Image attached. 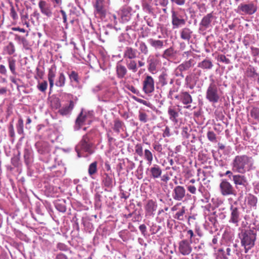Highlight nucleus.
I'll return each instance as SVG.
<instances>
[{
  "label": "nucleus",
  "instance_id": "obj_35",
  "mask_svg": "<svg viewBox=\"0 0 259 259\" xmlns=\"http://www.w3.org/2000/svg\"><path fill=\"white\" fill-rule=\"evenodd\" d=\"M95 7L98 13L101 15L105 14L106 9L102 0H97Z\"/></svg>",
  "mask_w": 259,
  "mask_h": 259
},
{
  "label": "nucleus",
  "instance_id": "obj_58",
  "mask_svg": "<svg viewBox=\"0 0 259 259\" xmlns=\"http://www.w3.org/2000/svg\"><path fill=\"white\" fill-rule=\"evenodd\" d=\"M8 130H9V136L12 138H14L15 136V132H14V126L12 123H10V124L9 126V127H8Z\"/></svg>",
  "mask_w": 259,
  "mask_h": 259
},
{
  "label": "nucleus",
  "instance_id": "obj_12",
  "mask_svg": "<svg viewBox=\"0 0 259 259\" xmlns=\"http://www.w3.org/2000/svg\"><path fill=\"white\" fill-rule=\"evenodd\" d=\"M143 91L146 94L152 93L154 91V81L153 77L147 75L143 81Z\"/></svg>",
  "mask_w": 259,
  "mask_h": 259
},
{
  "label": "nucleus",
  "instance_id": "obj_29",
  "mask_svg": "<svg viewBox=\"0 0 259 259\" xmlns=\"http://www.w3.org/2000/svg\"><path fill=\"white\" fill-rule=\"evenodd\" d=\"M125 64L127 69L132 72L136 73L138 71L137 61L135 59L126 60Z\"/></svg>",
  "mask_w": 259,
  "mask_h": 259
},
{
  "label": "nucleus",
  "instance_id": "obj_6",
  "mask_svg": "<svg viewBox=\"0 0 259 259\" xmlns=\"http://www.w3.org/2000/svg\"><path fill=\"white\" fill-rule=\"evenodd\" d=\"M90 138L88 134H86L82 137L80 143L76 146L75 151L77 152L79 157H80L79 149H81L89 153L92 152L91 150L92 144L90 142Z\"/></svg>",
  "mask_w": 259,
  "mask_h": 259
},
{
  "label": "nucleus",
  "instance_id": "obj_2",
  "mask_svg": "<svg viewBox=\"0 0 259 259\" xmlns=\"http://www.w3.org/2000/svg\"><path fill=\"white\" fill-rule=\"evenodd\" d=\"M209 81L206 90L205 98L210 103L215 104L220 100L222 92L220 84L211 76L209 77Z\"/></svg>",
  "mask_w": 259,
  "mask_h": 259
},
{
  "label": "nucleus",
  "instance_id": "obj_64",
  "mask_svg": "<svg viewBox=\"0 0 259 259\" xmlns=\"http://www.w3.org/2000/svg\"><path fill=\"white\" fill-rule=\"evenodd\" d=\"M251 54L253 56L259 57V49L257 48L251 47Z\"/></svg>",
  "mask_w": 259,
  "mask_h": 259
},
{
  "label": "nucleus",
  "instance_id": "obj_54",
  "mask_svg": "<svg viewBox=\"0 0 259 259\" xmlns=\"http://www.w3.org/2000/svg\"><path fill=\"white\" fill-rule=\"evenodd\" d=\"M10 15L11 17V18L13 19V20H16L18 18L17 13L16 11H15L14 6L12 5L11 6V9H10Z\"/></svg>",
  "mask_w": 259,
  "mask_h": 259
},
{
  "label": "nucleus",
  "instance_id": "obj_9",
  "mask_svg": "<svg viewBox=\"0 0 259 259\" xmlns=\"http://www.w3.org/2000/svg\"><path fill=\"white\" fill-rule=\"evenodd\" d=\"M193 61L194 60L192 59H190L188 61H186L178 65L175 70V75L177 76L184 77V75L182 72L191 68L194 65Z\"/></svg>",
  "mask_w": 259,
  "mask_h": 259
},
{
  "label": "nucleus",
  "instance_id": "obj_25",
  "mask_svg": "<svg viewBox=\"0 0 259 259\" xmlns=\"http://www.w3.org/2000/svg\"><path fill=\"white\" fill-rule=\"evenodd\" d=\"M167 113L169 116V119L170 121L175 123L178 122V117L179 116V113L175 107H169Z\"/></svg>",
  "mask_w": 259,
  "mask_h": 259
},
{
  "label": "nucleus",
  "instance_id": "obj_28",
  "mask_svg": "<svg viewBox=\"0 0 259 259\" xmlns=\"http://www.w3.org/2000/svg\"><path fill=\"white\" fill-rule=\"evenodd\" d=\"M16 52L15 46L14 43L12 41L6 45L3 48V53L5 55H12Z\"/></svg>",
  "mask_w": 259,
  "mask_h": 259
},
{
  "label": "nucleus",
  "instance_id": "obj_37",
  "mask_svg": "<svg viewBox=\"0 0 259 259\" xmlns=\"http://www.w3.org/2000/svg\"><path fill=\"white\" fill-rule=\"evenodd\" d=\"M186 208L183 206L175 215L174 218L181 221H183L186 218Z\"/></svg>",
  "mask_w": 259,
  "mask_h": 259
},
{
  "label": "nucleus",
  "instance_id": "obj_42",
  "mask_svg": "<svg viewBox=\"0 0 259 259\" xmlns=\"http://www.w3.org/2000/svg\"><path fill=\"white\" fill-rule=\"evenodd\" d=\"M24 122L22 118H19L18 122L16 124V129L17 133L20 135H24Z\"/></svg>",
  "mask_w": 259,
  "mask_h": 259
},
{
  "label": "nucleus",
  "instance_id": "obj_63",
  "mask_svg": "<svg viewBox=\"0 0 259 259\" xmlns=\"http://www.w3.org/2000/svg\"><path fill=\"white\" fill-rule=\"evenodd\" d=\"M170 136V129L167 126H166L165 127V130L163 131V133L162 134V137L163 138H165V137H169Z\"/></svg>",
  "mask_w": 259,
  "mask_h": 259
},
{
  "label": "nucleus",
  "instance_id": "obj_10",
  "mask_svg": "<svg viewBox=\"0 0 259 259\" xmlns=\"http://www.w3.org/2000/svg\"><path fill=\"white\" fill-rule=\"evenodd\" d=\"M178 250L183 255H188L192 251V247L188 239H183L178 243Z\"/></svg>",
  "mask_w": 259,
  "mask_h": 259
},
{
  "label": "nucleus",
  "instance_id": "obj_57",
  "mask_svg": "<svg viewBox=\"0 0 259 259\" xmlns=\"http://www.w3.org/2000/svg\"><path fill=\"white\" fill-rule=\"evenodd\" d=\"M189 128L188 126H184L182 127V135L183 136L187 139L189 137V134L188 133Z\"/></svg>",
  "mask_w": 259,
  "mask_h": 259
},
{
  "label": "nucleus",
  "instance_id": "obj_49",
  "mask_svg": "<svg viewBox=\"0 0 259 259\" xmlns=\"http://www.w3.org/2000/svg\"><path fill=\"white\" fill-rule=\"evenodd\" d=\"M139 119L142 122H147L148 120L147 114L140 110L139 111Z\"/></svg>",
  "mask_w": 259,
  "mask_h": 259
},
{
  "label": "nucleus",
  "instance_id": "obj_5",
  "mask_svg": "<svg viewBox=\"0 0 259 259\" xmlns=\"http://www.w3.org/2000/svg\"><path fill=\"white\" fill-rule=\"evenodd\" d=\"M221 194L224 196L235 195L236 190L233 185L226 179H223L219 185Z\"/></svg>",
  "mask_w": 259,
  "mask_h": 259
},
{
  "label": "nucleus",
  "instance_id": "obj_39",
  "mask_svg": "<svg viewBox=\"0 0 259 259\" xmlns=\"http://www.w3.org/2000/svg\"><path fill=\"white\" fill-rule=\"evenodd\" d=\"M70 82H75L76 83H79V77L77 72L74 70H72L68 73Z\"/></svg>",
  "mask_w": 259,
  "mask_h": 259
},
{
  "label": "nucleus",
  "instance_id": "obj_8",
  "mask_svg": "<svg viewBox=\"0 0 259 259\" xmlns=\"http://www.w3.org/2000/svg\"><path fill=\"white\" fill-rule=\"evenodd\" d=\"M213 19L212 13H210L204 16L199 23V31L204 34L205 31L211 27V22Z\"/></svg>",
  "mask_w": 259,
  "mask_h": 259
},
{
  "label": "nucleus",
  "instance_id": "obj_24",
  "mask_svg": "<svg viewBox=\"0 0 259 259\" xmlns=\"http://www.w3.org/2000/svg\"><path fill=\"white\" fill-rule=\"evenodd\" d=\"M233 181L234 184L237 187L238 185H242L245 186L247 184V180L244 176L240 175H236L232 176Z\"/></svg>",
  "mask_w": 259,
  "mask_h": 259
},
{
  "label": "nucleus",
  "instance_id": "obj_62",
  "mask_svg": "<svg viewBox=\"0 0 259 259\" xmlns=\"http://www.w3.org/2000/svg\"><path fill=\"white\" fill-rule=\"evenodd\" d=\"M203 208L204 215H207L208 214V213H210L212 212L210 210L211 206L210 204H208L206 205Z\"/></svg>",
  "mask_w": 259,
  "mask_h": 259
},
{
  "label": "nucleus",
  "instance_id": "obj_34",
  "mask_svg": "<svg viewBox=\"0 0 259 259\" xmlns=\"http://www.w3.org/2000/svg\"><path fill=\"white\" fill-rule=\"evenodd\" d=\"M131 17L130 11L127 8H123L121 10V19L123 23L128 22Z\"/></svg>",
  "mask_w": 259,
  "mask_h": 259
},
{
  "label": "nucleus",
  "instance_id": "obj_15",
  "mask_svg": "<svg viewBox=\"0 0 259 259\" xmlns=\"http://www.w3.org/2000/svg\"><path fill=\"white\" fill-rule=\"evenodd\" d=\"M138 51L136 49L131 47H126L123 53V58L126 60H134L138 56Z\"/></svg>",
  "mask_w": 259,
  "mask_h": 259
},
{
  "label": "nucleus",
  "instance_id": "obj_36",
  "mask_svg": "<svg viewBox=\"0 0 259 259\" xmlns=\"http://www.w3.org/2000/svg\"><path fill=\"white\" fill-rule=\"evenodd\" d=\"M245 73L248 77L254 78L258 76V73L256 71V69L251 65H249L247 67Z\"/></svg>",
  "mask_w": 259,
  "mask_h": 259
},
{
  "label": "nucleus",
  "instance_id": "obj_55",
  "mask_svg": "<svg viewBox=\"0 0 259 259\" xmlns=\"http://www.w3.org/2000/svg\"><path fill=\"white\" fill-rule=\"evenodd\" d=\"M28 18V14L25 15H21V20L23 25H26L27 27H29V23L27 21V19Z\"/></svg>",
  "mask_w": 259,
  "mask_h": 259
},
{
  "label": "nucleus",
  "instance_id": "obj_33",
  "mask_svg": "<svg viewBox=\"0 0 259 259\" xmlns=\"http://www.w3.org/2000/svg\"><path fill=\"white\" fill-rule=\"evenodd\" d=\"M156 208L157 204L153 200H149L148 201L145 206V209L147 212L152 214L156 210Z\"/></svg>",
  "mask_w": 259,
  "mask_h": 259
},
{
  "label": "nucleus",
  "instance_id": "obj_48",
  "mask_svg": "<svg viewBox=\"0 0 259 259\" xmlns=\"http://www.w3.org/2000/svg\"><path fill=\"white\" fill-rule=\"evenodd\" d=\"M153 149L158 153L162 154L163 147L162 145L158 141H155L152 144Z\"/></svg>",
  "mask_w": 259,
  "mask_h": 259
},
{
  "label": "nucleus",
  "instance_id": "obj_46",
  "mask_svg": "<svg viewBox=\"0 0 259 259\" xmlns=\"http://www.w3.org/2000/svg\"><path fill=\"white\" fill-rule=\"evenodd\" d=\"M48 88V82L46 80H44L42 82H39L37 85V89L42 92H46Z\"/></svg>",
  "mask_w": 259,
  "mask_h": 259
},
{
  "label": "nucleus",
  "instance_id": "obj_22",
  "mask_svg": "<svg viewBox=\"0 0 259 259\" xmlns=\"http://www.w3.org/2000/svg\"><path fill=\"white\" fill-rule=\"evenodd\" d=\"M192 33L193 31L188 27L183 28L180 31L181 38L187 41L191 38Z\"/></svg>",
  "mask_w": 259,
  "mask_h": 259
},
{
  "label": "nucleus",
  "instance_id": "obj_59",
  "mask_svg": "<svg viewBox=\"0 0 259 259\" xmlns=\"http://www.w3.org/2000/svg\"><path fill=\"white\" fill-rule=\"evenodd\" d=\"M219 60L226 64H228L230 63V60L228 58H226V57L224 55H221L219 56Z\"/></svg>",
  "mask_w": 259,
  "mask_h": 259
},
{
  "label": "nucleus",
  "instance_id": "obj_31",
  "mask_svg": "<svg viewBox=\"0 0 259 259\" xmlns=\"http://www.w3.org/2000/svg\"><path fill=\"white\" fill-rule=\"evenodd\" d=\"M74 106V102L72 101H70L69 105L64 106L59 110V113L62 115H66L70 114Z\"/></svg>",
  "mask_w": 259,
  "mask_h": 259
},
{
  "label": "nucleus",
  "instance_id": "obj_20",
  "mask_svg": "<svg viewBox=\"0 0 259 259\" xmlns=\"http://www.w3.org/2000/svg\"><path fill=\"white\" fill-rule=\"evenodd\" d=\"M197 67L203 70L207 71L211 69L213 67V64L210 59L206 58L198 63Z\"/></svg>",
  "mask_w": 259,
  "mask_h": 259
},
{
  "label": "nucleus",
  "instance_id": "obj_45",
  "mask_svg": "<svg viewBox=\"0 0 259 259\" xmlns=\"http://www.w3.org/2000/svg\"><path fill=\"white\" fill-rule=\"evenodd\" d=\"M139 49L140 51V53L145 55H147L148 54L149 50L148 47L145 42L143 41L139 42Z\"/></svg>",
  "mask_w": 259,
  "mask_h": 259
},
{
  "label": "nucleus",
  "instance_id": "obj_40",
  "mask_svg": "<svg viewBox=\"0 0 259 259\" xmlns=\"http://www.w3.org/2000/svg\"><path fill=\"white\" fill-rule=\"evenodd\" d=\"M97 172V162L94 161L91 163L89 166L88 173L90 177L93 178V176Z\"/></svg>",
  "mask_w": 259,
  "mask_h": 259
},
{
  "label": "nucleus",
  "instance_id": "obj_23",
  "mask_svg": "<svg viewBox=\"0 0 259 259\" xmlns=\"http://www.w3.org/2000/svg\"><path fill=\"white\" fill-rule=\"evenodd\" d=\"M150 177L153 179H157L160 177L162 174V169L157 164H154L150 169Z\"/></svg>",
  "mask_w": 259,
  "mask_h": 259
},
{
  "label": "nucleus",
  "instance_id": "obj_18",
  "mask_svg": "<svg viewBox=\"0 0 259 259\" xmlns=\"http://www.w3.org/2000/svg\"><path fill=\"white\" fill-rule=\"evenodd\" d=\"M115 70L116 76L119 79L125 78L128 72L127 67L121 63V61L116 63Z\"/></svg>",
  "mask_w": 259,
  "mask_h": 259
},
{
  "label": "nucleus",
  "instance_id": "obj_21",
  "mask_svg": "<svg viewBox=\"0 0 259 259\" xmlns=\"http://www.w3.org/2000/svg\"><path fill=\"white\" fill-rule=\"evenodd\" d=\"M113 178L111 174L104 173L102 177V183L104 187L111 188L113 186Z\"/></svg>",
  "mask_w": 259,
  "mask_h": 259
},
{
  "label": "nucleus",
  "instance_id": "obj_14",
  "mask_svg": "<svg viewBox=\"0 0 259 259\" xmlns=\"http://www.w3.org/2000/svg\"><path fill=\"white\" fill-rule=\"evenodd\" d=\"M41 13L48 17L52 16V8L51 5L44 0H40L38 4Z\"/></svg>",
  "mask_w": 259,
  "mask_h": 259
},
{
  "label": "nucleus",
  "instance_id": "obj_47",
  "mask_svg": "<svg viewBox=\"0 0 259 259\" xmlns=\"http://www.w3.org/2000/svg\"><path fill=\"white\" fill-rule=\"evenodd\" d=\"M123 123L119 120L116 119L114 121L113 130L117 133H119L120 129L122 127Z\"/></svg>",
  "mask_w": 259,
  "mask_h": 259
},
{
  "label": "nucleus",
  "instance_id": "obj_26",
  "mask_svg": "<svg viewBox=\"0 0 259 259\" xmlns=\"http://www.w3.org/2000/svg\"><path fill=\"white\" fill-rule=\"evenodd\" d=\"M148 42L155 50L162 49L164 47V42L161 40L149 38Z\"/></svg>",
  "mask_w": 259,
  "mask_h": 259
},
{
  "label": "nucleus",
  "instance_id": "obj_43",
  "mask_svg": "<svg viewBox=\"0 0 259 259\" xmlns=\"http://www.w3.org/2000/svg\"><path fill=\"white\" fill-rule=\"evenodd\" d=\"M247 204L251 207H255L257 202V198L253 195L249 194L247 197Z\"/></svg>",
  "mask_w": 259,
  "mask_h": 259
},
{
  "label": "nucleus",
  "instance_id": "obj_19",
  "mask_svg": "<svg viewBox=\"0 0 259 259\" xmlns=\"http://www.w3.org/2000/svg\"><path fill=\"white\" fill-rule=\"evenodd\" d=\"M186 190L181 186L175 187L173 190L172 198L177 201H181L185 196Z\"/></svg>",
  "mask_w": 259,
  "mask_h": 259
},
{
  "label": "nucleus",
  "instance_id": "obj_51",
  "mask_svg": "<svg viewBox=\"0 0 259 259\" xmlns=\"http://www.w3.org/2000/svg\"><path fill=\"white\" fill-rule=\"evenodd\" d=\"M133 99L136 101H137V102L139 103H141V104H142L148 107H151V106H152V104L148 101H147L146 100H143L142 99H140V98H138L137 97H133Z\"/></svg>",
  "mask_w": 259,
  "mask_h": 259
},
{
  "label": "nucleus",
  "instance_id": "obj_4",
  "mask_svg": "<svg viewBox=\"0 0 259 259\" xmlns=\"http://www.w3.org/2000/svg\"><path fill=\"white\" fill-rule=\"evenodd\" d=\"M56 76V69L51 67L49 69L48 78L50 84V90L51 91L54 84L59 88H62L65 86L66 82V77L63 72H60L54 82V79Z\"/></svg>",
  "mask_w": 259,
  "mask_h": 259
},
{
  "label": "nucleus",
  "instance_id": "obj_13",
  "mask_svg": "<svg viewBox=\"0 0 259 259\" xmlns=\"http://www.w3.org/2000/svg\"><path fill=\"white\" fill-rule=\"evenodd\" d=\"M174 97L180 101L183 104L187 105L186 108H189L190 107V104L193 101L192 96L187 92H182L179 95H176Z\"/></svg>",
  "mask_w": 259,
  "mask_h": 259
},
{
  "label": "nucleus",
  "instance_id": "obj_52",
  "mask_svg": "<svg viewBox=\"0 0 259 259\" xmlns=\"http://www.w3.org/2000/svg\"><path fill=\"white\" fill-rule=\"evenodd\" d=\"M135 152L140 156H142L143 155V147L141 144L136 145L135 147Z\"/></svg>",
  "mask_w": 259,
  "mask_h": 259
},
{
  "label": "nucleus",
  "instance_id": "obj_50",
  "mask_svg": "<svg viewBox=\"0 0 259 259\" xmlns=\"http://www.w3.org/2000/svg\"><path fill=\"white\" fill-rule=\"evenodd\" d=\"M250 115L256 119H259V108L253 107L250 111Z\"/></svg>",
  "mask_w": 259,
  "mask_h": 259
},
{
  "label": "nucleus",
  "instance_id": "obj_1",
  "mask_svg": "<svg viewBox=\"0 0 259 259\" xmlns=\"http://www.w3.org/2000/svg\"><path fill=\"white\" fill-rule=\"evenodd\" d=\"M254 160L252 157L246 155L235 156L232 162V169L234 171L244 174L254 168Z\"/></svg>",
  "mask_w": 259,
  "mask_h": 259
},
{
  "label": "nucleus",
  "instance_id": "obj_41",
  "mask_svg": "<svg viewBox=\"0 0 259 259\" xmlns=\"http://www.w3.org/2000/svg\"><path fill=\"white\" fill-rule=\"evenodd\" d=\"M175 55V53L174 49L172 47H170L164 51L162 57L163 58L168 59V58H172Z\"/></svg>",
  "mask_w": 259,
  "mask_h": 259
},
{
  "label": "nucleus",
  "instance_id": "obj_17",
  "mask_svg": "<svg viewBox=\"0 0 259 259\" xmlns=\"http://www.w3.org/2000/svg\"><path fill=\"white\" fill-rule=\"evenodd\" d=\"M238 9L246 14L252 15L257 11V7L253 3L248 4H240Z\"/></svg>",
  "mask_w": 259,
  "mask_h": 259
},
{
  "label": "nucleus",
  "instance_id": "obj_11",
  "mask_svg": "<svg viewBox=\"0 0 259 259\" xmlns=\"http://www.w3.org/2000/svg\"><path fill=\"white\" fill-rule=\"evenodd\" d=\"M171 24L173 29H177L185 25L186 20L178 12L172 11Z\"/></svg>",
  "mask_w": 259,
  "mask_h": 259
},
{
  "label": "nucleus",
  "instance_id": "obj_56",
  "mask_svg": "<svg viewBox=\"0 0 259 259\" xmlns=\"http://www.w3.org/2000/svg\"><path fill=\"white\" fill-rule=\"evenodd\" d=\"M208 140L211 142H214L216 140V135L212 131H208L207 134Z\"/></svg>",
  "mask_w": 259,
  "mask_h": 259
},
{
  "label": "nucleus",
  "instance_id": "obj_3",
  "mask_svg": "<svg viewBox=\"0 0 259 259\" xmlns=\"http://www.w3.org/2000/svg\"><path fill=\"white\" fill-rule=\"evenodd\" d=\"M239 237L241 240V245L244 247V252L247 253L254 245L255 234L251 230H245L239 234Z\"/></svg>",
  "mask_w": 259,
  "mask_h": 259
},
{
  "label": "nucleus",
  "instance_id": "obj_32",
  "mask_svg": "<svg viewBox=\"0 0 259 259\" xmlns=\"http://www.w3.org/2000/svg\"><path fill=\"white\" fill-rule=\"evenodd\" d=\"M205 218L206 222L209 221V225H213V226H215V224L217 223L215 211H212L210 213H208L207 215H205Z\"/></svg>",
  "mask_w": 259,
  "mask_h": 259
},
{
  "label": "nucleus",
  "instance_id": "obj_53",
  "mask_svg": "<svg viewBox=\"0 0 259 259\" xmlns=\"http://www.w3.org/2000/svg\"><path fill=\"white\" fill-rule=\"evenodd\" d=\"M15 39L18 41L21 42L24 47L27 44V40L26 39L18 34L15 35Z\"/></svg>",
  "mask_w": 259,
  "mask_h": 259
},
{
  "label": "nucleus",
  "instance_id": "obj_44",
  "mask_svg": "<svg viewBox=\"0 0 259 259\" xmlns=\"http://www.w3.org/2000/svg\"><path fill=\"white\" fill-rule=\"evenodd\" d=\"M144 157L145 159L147 161L148 164L151 165L153 161V154L152 152L148 149H145L144 150Z\"/></svg>",
  "mask_w": 259,
  "mask_h": 259
},
{
  "label": "nucleus",
  "instance_id": "obj_38",
  "mask_svg": "<svg viewBox=\"0 0 259 259\" xmlns=\"http://www.w3.org/2000/svg\"><path fill=\"white\" fill-rule=\"evenodd\" d=\"M159 84L163 87L168 83V74L166 72H162L158 76Z\"/></svg>",
  "mask_w": 259,
  "mask_h": 259
},
{
  "label": "nucleus",
  "instance_id": "obj_27",
  "mask_svg": "<svg viewBox=\"0 0 259 259\" xmlns=\"http://www.w3.org/2000/svg\"><path fill=\"white\" fill-rule=\"evenodd\" d=\"M86 119L87 115L84 114L82 111L76 119L74 130L76 131L78 130L80 128L81 126L83 124L84 122L86 120Z\"/></svg>",
  "mask_w": 259,
  "mask_h": 259
},
{
  "label": "nucleus",
  "instance_id": "obj_61",
  "mask_svg": "<svg viewBox=\"0 0 259 259\" xmlns=\"http://www.w3.org/2000/svg\"><path fill=\"white\" fill-rule=\"evenodd\" d=\"M187 188L191 194H195L196 192V188L194 186L188 184L187 186Z\"/></svg>",
  "mask_w": 259,
  "mask_h": 259
},
{
  "label": "nucleus",
  "instance_id": "obj_16",
  "mask_svg": "<svg viewBox=\"0 0 259 259\" xmlns=\"http://www.w3.org/2000/svg\"><path fill=\"white\" fill-rule=\"evenodd\" d=\"M148 70L152 74H155L157 70L159 61L153 56H149L147 59Z\"/></svg>",
  "mask_w": 259,
  "mask_h": 259
},
{
  "label": "nucleus",
  "instance_id": "obj_30",
  "mask_svg": "<svg viewBox=\"0 0 259 259\" xmlns=\"http://www.w3.org/2000/svg\"><path fill=\"white\" fill-rule=\"evenodd\" d=\"M9 68L12 74L15 76L18 74L16 72V60L11 57H8Z\"/></svg>",
  "mask_w": 259,
  "mask_h": 259
},
{
  "label": "nucleus",
  "instance_id": "obj_7",
  "mask_svg": "<svg viewBox=\"0 0 259 259\" xmlns=\"http://www.w3.org/2000/svg\"><path fill=\"white\" fill-rule=\"evenodd\" d=\"M230 215L229 220L230 223L233 224L235 226H238L239 223L241 219V213L239 208L231 205L230 208Z\"/></svg>",
  "mask_w": 259,
  "mask_h": 259
},
{
  "label": "nucleus",
  "instance_id": "obj_60",
  "mask_svg": "<svg viewBox=\"0 0 259 259\" xmlns=\"http://www.w3.org/2000/svg\"><path fill=\"white\" fill-rule=\"evenodd\" d=\"M56 208L58 210L62 212H64L66 210V206L64 204H57Z\"/></svg>",
  "mask_w": 259,
  "mask_h": 259
}]
</instances>
